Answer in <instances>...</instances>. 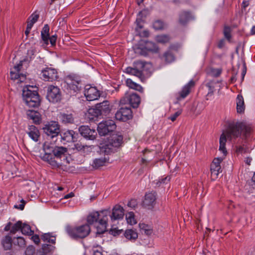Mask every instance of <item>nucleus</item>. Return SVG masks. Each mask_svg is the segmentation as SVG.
I'll list each match as a JSON object with an SVG mask.
<instances>
[{
	"label": "nucleus",
	"mask_w": 255,
	"mask_h": 255,
	"mask_svg": "<svg viewBox=\"0 0 255 255\" xmlns=\"http://www.w3.org/2000/svg\"><path fill=\"white\" fill-rule=\"evenodd\" d=\"M227 124L228 138L232 140L240 137L236 142L234 141L236 152L238 153L246 152V150L244 146L252 132V126L246 122L236 121L228 122Z\"/></svg>",
	"instance_id": "1"
},
{
	"label": "nucleus",
	"mask_w": 255,
	"mask_h": 255,
	"mask_svg": "<svg viewBox=\"0 0 255 255\" xmlns=\"http://www.w3.org/2000/svg\"><path fill=\"white\" fill-rule=\"evenodd\" d=\"M43 155L40 156L41 159L47 162L53 167L59 166L55 158H61L65 156L68 150L66 147L58 146L51 142L46 141L43 144Z\"/></svg>",
	"instance_id": "2"
},
{
	"label": "nucleus",
	"mask_w": 255,
	"mask_h": 255,
	"mask_svg": "<svg viewBox=\"0 0 255 255\" xmlns=\"http://www.w3.org/2000/svg\"><path fill=\"white\" fill-rule=\"evenodd\" d=\"M123 143V135L119 132L113 133L108 138L107 142L100 146V152L105 154L114 153L121 148Z\"/></svg>",
	"instance_id": "3"
},
{
	"label": "nucleus",
	"mask_w": 255,
	"mask_h": 255,
	"mask_svg": "<svg viewBox=\"0 0 255 255\" xmlns=\"http://www.w3.org/2000/svg\"><path fill=\"white\" fill-rule=\"evenodd\" d=\"M152 65L150 63L142 60H136L133 62L132 67H128L126 72L139 78L142 80L145 76L150 72Z\"/></svg>",
	"instance_id": "4"
},
{
	"label": "nucleus",
	"mask_w": 255,
	"mask_h": 255,
	"mask_svg": "<svg viewBox=\"0 0 255 255\" xmlns=\"http://www.w3.org/2000/svg\"><path fill=\"white\" fill-rule=\"evenodd\" d=\"M111 109L108 101H104L97 104L93 108H90L87 114V117L90 120L100 116H107L111 112Z\"/></svg>",
	"instance_id": "5"
},
{
	"label": "nucleus",
	"mask_w": 255,
	"mask_h": 255,
	"mask_svg": "<svg viewBox=\"0 0 255 255\" xmlns=\"http://www.w3.org/2000/svg\"><path fill=\"white\" fill-rule=\"evenodd\" d=\"M66 231L73 239H83L89 235L91 228L88 224H86L76 227L68 225L66 227Z\"/></svg>",
	"instance_id": "6"
},
{
	"label": "nucleus",
	"mask_w": 255,
	"mask_h": 255,
	"mask_svg": "<svg viewBox=\"0 0 255 255\" xmlns=\"http://www.w3.org/2000/svg\"><path fill=\"white\" fill-rule=\"evenodd\" d=\"M29 87L23 88L22 92L23 99L26 104L31 108H37L40 105V96L36 90H31Z\"/></svg>",
	"instance_id": "7"
},
{
	"label": "nucleus",
	"mask_w": 255,
	"mask_h": 255,
	"mask_svg": "<svg viewBox=\"0 0 255 255\" xmlns=\"http://www.w3.org/2000/svg\"><path fill=\"white\" fill-rule=\"evenodd\" d=\"M65 83L67 85V89L72 95L79 92L83 85L81 77L74 74L67 75L65 78Z\"/></svg>",
	"instance_id": "8"
},
{
	"label": "nucleus",
	"mask_w": 255,
	"mask_h": 255,
	"mask_svg": "<svg viewBox=\"0 0 255 255\" xmlns=\"http://www.w3.org/2000/svg\"><path fill=\"white\" fill-rule=\"evenodd\" d=\"M43 132L47 137L54 142L57 141V136L60 133V126L55 121H51L44 125L42 128Z\"/></svg>",
	"instance_id": "9"
},
{
	"label": "nucleus",
	"mask_w": 255,
	"mask_h": 255,
	"mask_svg": "<svg viewBox=\"0 0 255 255\" xmlns=\"http://www.w3.org/2000/svg\"><path fill=\"white\" fill-rule=\"evenodd\" d=\"M99 213L100 218L98 221V225L96 226L97 236L106 232L108 216L111 218V210L110 209L103 210Z\"/></svg>",
	"instance_id": "10"
},
{
	"label": "nucleus",
	"mask_w": 255,
	"mask_h": 255,
	"mask_svg": "<svg viewBox=\"0 0 255 255\" xmlns=\"http://www.w3.org/2000/svg\"><path fill=\"white\" fill-rule=\"evenodd\" d=\"M115 121L112 120L102 121L98 125L97 130L100 136L111 134L116 128Z\"/></svg>",
	"instance_id": "11"
},
{
	"label": "nucleus",
	"mask_w": 255,
	"mask_h": 255,
	"mask_svg": "<svg viewBox=\"0 0 255 255\" xmlns=\"http://www.w3.org/2000/svg\"><path fill=\"white\" fill-rule=\"evenodd\" d=\"M46 99L52 103H57L62 100V92L56 86L49 85L47 88Z\"/></svg>",
	"instance_id": "12"
},
{
	"label": "nucleus",
	"mask_w": 255,
	"mask_h": 255,
	"mask_svg": "<svg viewBox=\"0 0 255 255\" xmlns=\"http://www.w3.org/2000/svg\"><path fill=\"white\" fill-rule=\"evenodd\" d=\"M140 103V96L135 93H127L120 100L121 105L128 104L130 107L135 109L137 108Z\"/></svg>",
	"instance_id": "13"
},
{
	"label": "nucleus",
	"mask_w": 255,
	"mask_h": 255,
	"mask_svg": "<svg viewBox=\"0 0 255 255\" xmlns=\"http://www.w3.org/2000/svg\"><path fill=\"white\" fill-rule=\"evenodd\" d=\"M132 118V111L129 107H122L115 114V118L120 121L126 122Z\"/></svg>",
	"instance_id": "14"
},
{
	"label": "nucleus",
	"mask_w": 255,
	"mask_h": 255,
	"mask_svg": "<svg viewBox=\"0 0 255 255\" xmlns=\"http://www.w3.org/2000/svg\"><path fill=\"white\" fill-rule=\"evenodd\" d=\"M84 95L88 101H91L97 100L100 96V92L96 87L90 85H86L84 90Z\"/></svg>",
	"instance_id": "15"
},
{
	"label": "nucleus",
	"mask_w": 255,
	"mask_h": 255,
	"mask_svg": "<svg viewBox=\"0 0 255 255\" xmlns=\"http://www.w3.org/2000/svg\"><path fill=\"white\" fill-rule=\"evenodd\" d=\"M158 51L159 48L156 44L151 41H145L144 45L142 48H138L137 49V52L144 56L147 55L148 52L157 53Z\"/></svg>",
	"instance_id": "16"
},
{
	"label": "nucleus",
	"mask_w": 255,
	"mask_h": 255,
	"mask_svg": "<svg viewBox=\"0 0 255 255\" xmlns=\"http://www.w3.org/2000/svg\"><path fill=\"white\" fill-rule=\"evenodd\" d=\"M157 194L155 192L147 193L144 195V199L142 201L143 206L148 209H152L156 204Z\"/></svg>",
	"instance_id": "17"
},
{
	"label": "nucleus",
	"mask_w": 255,
	"mask_h": 255,
	"mask_svg": "<svg viewBox=\"0 0 255 255\" xmlns=\"http://www.w3.org/2000/svg\"><path fill=\"white\" fill-rule=\"evenodd\" d=\"M43 79L46 81H53L58 78L57 70L51 67H46L41 71Z\"/></svg>",
	"instance_id": "18"
},
{
	"label": "nucleus",
	"mask_w": 255,
	"mask_h": 255,
	"mask_svg": "<svg viewBox=\"0 0 255 255\" xmlns=\"http://www.w3.org/2000/svg\"><path fill=\"white\" fill-rule=\"evenodd\" d=\"M61 140L66 142H74L78 139V134L73 130H67L62 131L60 133Z\"/></svg>",
	"instance_id": "19"
},
{
	"label": "nucleus",
	"mask_w": 255,
	"mask_h": 255,
	"mask_svg": "<svg viewBox=\"0 0 255 255\" xmlns=\"http://www.w3.org/2000/svg\"><path fill=\"white\" fill-rule=\"evenodd\" d=\"M79 131L82 136L90 140L95 139L97 134L95 129H91L87 126H80L79 128Z\"/></svg>",
	"instance_id": "20"
},
{
	"label": "nucleus",
	"mask_w": 255,
	"mask_h": 255,
	"mask_svg": "<svg viewBox=\"0 0 255 255\" xmlns=\"http://www.w3.org/2000/svg\"><path fill=\"white\" fill-rule=\"evenodd\" d=\"M124 216V210L123 208L119 205H116L111 212V220L112 222L122 219Z\"/></svg>",
	"instance_id": "21"
},
{
	"label": "nucleus",
	"mask_w": 255,
	"mask_h": 255,
	"mask_svg": "<svg viewBox=\"0 0 255 255\" xmlns=\"http://www.w3.org/2000/svg\"><path fill=\"white\" fill-rule=\"evenodd\" d=\"M224 158L217 157L215 158L211 164L210 170L212 174H215L218 176L219 173L221 172V162L223 160Z\"/></svg>",
	"instance_id": "22"
},
{
	"label": "nucleus",
	"mask_w": 255,
	"mask_h": 255,
	"mask_svg": "<svg viewBox=\"0 0 255 255\" xmlns=\"http://www.w3.org/2000/svg\"><path fill=\"white\" fill-rule=\"evenodd\" d=\"M193 19L194 17L189 11L183 10L179 14V22L183 25Z\"/></svg>",
	"instance_id": "23"
},
{
	"label": "nucleus",
	"mask_w": 255,
	"mask_h": 255,
	"mask_svg": "<svg viewBox=\"0 0 255 255\" xmlns=\"http://www.w3.org/2000/svg\"><path fill=\"white\" fill-rule=\"evenodd\" d=\"M194 85V81L191 80L185 85L182 90L179 92V97L177 98L178 100L184 99L190 93L191 88L193 87Z\"/></svg>",
	"instance_id": "24"
},
{
	"label": "nucleus",
	"mask_w": 255,
	"mask_h": 255,
	"mask_svg": "<svg viewBox=\"0 0 255 255\" xmlns=\"http://www.w3.org/2000/svg\"><path fill=\"white\" fill-rule=\"evenodd\" d=\"M27 133L29 136L35 142H37L40 138V133L38 128L33 125L29 126Z\"/></svg>",
	"instance_id": "25"
},
{
	"label": "nucleus",
	"mask_w": 255,
	"mask_h": 255,
	"mask_svg": "<svg viewBox=\"0 0 255 255\" xmlns=\"http://www.w3.org/2000/svg\"><path fill=\"white\" fill-rule=\"evenodd\" d=\"M39 15L38 14H34L33 13L29 17L28 19L29 21L27 22L26 30H25V34L28 36L30 33V31L34 24L38 19Z\"/></svg>",
	"instance_id": "26"
},
{
	"label": "nucleus",
	"mask_w": 255,
	"mask_h": 255,
	"mask_svg": "<svg viewBox=\"0 0 255 255\" xmlns=\"http://www.w3.org/2000/svg\"><path fill=\"white\" fill-rule=\"evenodd\" d=\"M100 218V213L99 212H94L90 213L87 218V223L89 226L95 224V226L98 225V221Z\"/></svg>",
	"instance_id": "27"
},
{
	"label": "nucleus",
	"mask_w": 255,
	"mask_h": 255,
	"mask_svg": "<svg viewBox=\"0 0 255 255\" xmlns=\"http://www.w3.org/2000/svg\"><path fill=\"white\" fill-rule=\"evenodd\" d=\"M27 116L29 119L33 121V122L35 124H39L41 118L40 113L34 110H28L27 112Z\"/></svg>",
	"instance_id": "28"
},
{
	"label": "nucleus",
	"mask_w": 255,
	"mask_h": 255,
	"mask_svg": "<svg viewBox=\"0 0 255 255\" xmlns=\"http://www.w3.org/2000/svg\"><path fill=\"white\" fill-rule=\"evenodd\" d=\"M228 138L226 132L225 133H223L220 137V146H219V150L222 152L223 153V156L225 157L226 156L227 153V151L226 148V143L227 142V138Z\"/></svg>",
	"instance_id": "29"
},
{
	"label": "nucleus",
	"mask_w": 255,
	"mask_h": 255,
	"mask_svg": "<svg viewBox=\"0 0 255 255\" xmlns=\"http://www.w3.org/2000/svg\"><path fill=\"white\" fill-rule=\"evenodd\" d=\"M237 112L238 113L242 114L244 112L245 105L244 98L242 95H238L236 99Z\"/></svg>",
	"instance_id": "30"
},
{
	"label": "nucleus",
	"mask_w": 255,
	"mask_h": 255,
	"mask_svg": "<svg viewBox=\"0 0 255 255\" xmlns=\"http://www.w3.org/2000/svg\"><path fill=\"white\" fill-rule=\"evenodd\" d=\"M59 118L61 122L63 124H73L74 119L72 114L61 113Z\"/></svg>",
	"instance_id": "31"
},
{
	"label": "nucleus",
	"mask_w": 255,
	"mask_h": 255,
	"mask_svg": "<svg viewBox=\"0 0 255 255\" xmlns=\"http://www.w3.org/2000/svg\"><path fill=\"white\" fill-rule=\"evenodd\" d=\"M41 36L44 43L48 44L49 38V26L47 24H45L42 28Z\"/></svg>",
	"instance_id": "32"
},
{
	"label": "nucleus",
	"mask_w": 255,
	"mask_h": 255,
	"mask_svg": "<svg viewBox=\"0 0 255 255\" xmlns=\"http://www.w3.org/2000/svg\"><path fill=\"white\" fill-rule=\"evenodd\" d=\"M126 84L129 88L134 89L141 93H142L143 89L139 84L133 82L130 79H128L126 80Z\"/></svg>",
	"instance_id": "33"
},
{
	"label": "nucleus",
	"mask_w": 255,
	"mask_h": 255,
	"mask_svg": "<svg viewBox=\"0 0 255 255\" xmlns=\"http://www.w3.org/2000/svg\"><path fill=\"white\" fill-rule=\"evenodd\" d=\"M124 236L126 239L129 240H135L138 237L136 232L132 229H128L125 231Z\"/></svg>",
	"instance_id": "34"
},
{
	"label": "nucleus",
	"mask_w": 255,
	"mask_h": 255,
	"mask_svg": "<svg viewBox=\"0 0 255 255\" xmlns=\"http://www.w3.org/2000/svg\"><path fill=\"white\" fill-rule=\"evenodd\" d=\"M217 83H218V81H210L206 84V86L208 88L207 97L212 96L214 94L215 85Z\"/></svg>",
	"instance_id": "35"
},
{
	"label": "nucleus",
	"mask_w": 255,
	"mask_h": 255,
	"mask_svg": "<svg viewBox=\"0 0 255 255\" xmlns=\"http://www.w3.org/2000/svg\"><path fill=\"white\" fill-rule=\"evenodd\" d=\"M139 227L142 234L144 233L147 236H150L152 233V230L151 227L147 224L140 223L139 224Z\"/></svg>",
	"instance_id": "36"
},
{
	"label": "nucleus",
	"mask_w": 255,
	"mask_h": 255,
	"mask_svg": "<svg viewBox=\"0 0 255 255\" xmlns=\"http://www.w3.org/2000/svg\"><path fill=\"white\" fill-rule=\"evenodd\" d=\"M90 147L89 146L86 144H82L81 142H77L74 145V147H72L73 150H76L78 152L85 153L86 150Z\"/></svg>",
	"instance_id": "37"
},
{
	"label": "nucleus",
	"mask_w": 255,
	"mask_h": 255,
	"mask_svg": "<svg viewBox=\"0 0 255 255\" xmlns=\"http://www.w3.org/2000/svg\"><path fill=\"white\" fill-rule=\"evenodd\" d=\"M12 239L9 236H6L2 241V244L5 250H10L12 247Z\"/></svg>",
	"instance_id": "38"
},
{
	"label": "nucleus",
	"mask_w": 255,
	"mask_h": 255,
	"mask_svg": "<svg viewBox=\"0 0 255 255\" xmlns=\"http://www.w3.org/2000/svg\"><path fill=\"white\" fill-rule=\"evenodd\" d=\"M21 232L23 235L27 236H31L34 233V231L31 229L30 226L26 223H22Z\"/></svg>",
	"instance_id": "39"
},
{
	"label": "nucleus",
	"mask_w": 255,
	"mask_h": 255,
	"mask_svg": "<svg viewBox=\"0 0 255 255\" xmlns=\"http://www.w3.org/2000/svg\"><path fill=\"white\" fill-rule=\"evenodd\" d=\"M41 239L44 242H46L52 244H55L56 238L55 236H52L51 233H48L44 234L42 236Z\"/></svg>",
	"instance_id": "40"
},
{
	"label": "nucleus",
	"mask_w": 255,
	"mask_h": 255,
	"mask_svg": "<svg viewBox=\"0 0 255 255\" xmlns=\"http://www.w3.org/2000/svg\"><path fill=\"white\" fill-rule=\"evenodd\" d=\"M170 39V38L168 35L162 34L157 35L155 37V40L160 43L165 44L168 43Z\"/></svg>",
	"instance_id": "41"
},
{
	"label": "nucleus",
	"mask_w": 255,
	"mask_h": 255,
	"mask_svg": "<svg viewBox=\"0 0 255 255\" xmlns=\"http://www.w3.org/2000/svg\"><path fill=\"white\" fill-rule=\"evenodd\" d=\"M165 26L164 23L161 20H155L153 23V27L155 30H162L164 28Z\"/></svg>",
	"instance_id": "42"
},
{
	"label": "nucleus",
	"mask_w": 255,
	"mask_h": 255,
	"mask_svg": "<svg viewBox=\"0 0 255 255\" xmlns=\"http://www.w3.org/2000/svg\"><path fill=\"white\" fill-rule=\"evenodd\" d=\"M106 162L105 158H96L94 160L93 166L96 168H99L103 166Z\"/></svg>",
	"instance_id": "43"
},
{
	"label": "nucleus",
	"mask_w": 255,
	"mask_h": 255,
	"mask_svg": "<svg viewBox=\"0 0 255 255\" xmlns=\"http://www.w3.org/2000/svg\"><path fill=\"white\" fill-rule=\"evenodd\" d=\"M163 58L167 63H171L174 60L173 54L170 51L166 52L164 53Z\"/></svg>",
	"instance_id": "44"
},
{
	"label": "nucleus",
	"mask_w": 255,
	"mask_h": 255,
	"mask_svg": "<svg viewBox=\"0 0 255 255\" xmlns=\"http://www.w3.org/2000/svg\"><path fill=\"white\" fill-rule=\"evenodd\" d=\"M21 225L22 222L19 221L17 222L14 225H13L10 230V233L13 234H15L16 232L18 231L19 230L21 231Z\"/></svg>",
	"instance_id": "45"
},
{
	"label": "nucleus",
	"mask_w": 255,
	"mask_h": 255,
	"mask_svg": "<svg viewBox=\"0 0 255 255\" xmlns=\"http://www.w3.org/2000/svg\"><path fill=\"white\" fill-rule=\"evenodd\" d=\"M247 198L251 203L255 202V187H252V189L248 191Z\"/></svg>",
	"instance_id": "46"
},
{
	"label": "nucleus",
	"mask_w": 255,
	"mask_h": 255,
	"mask_svg": "<svg viewBox=\"0 0 255 255\" xmlns=\"http://www.w3.org/2000/svg\"><path fill=\"white\" fill-rule=\"evenodd\" d=\"M126 219L127 222L130 225L135 224L136 223L134 219V213L132 212H129L128 214L126 215Z\"/></svg>",
	"instance_id": "47"
},
{
	"label": "nucleus",
	"mask_w": 255,
	"mask_h": 255,
	"mask_svg": "<svg viewBox=\"0 0 255 255\" xmlns=\"http://www.w3.org/2000/svg\"><path fill=\"white\" fill-rule=\"evenodd\" d=\"M223 32H224V35L225 37L229 41L230 40L231 37H232L231 34V27L229 26H225L224 27Z\"/></svg>",
	"instance_id": "48"
},
{
	"label": "nucleus",
	"mask_w": 255,
	"mask_h": 255,
	"mask_svg": "<svg viewBox=\"0 0 255 255\" xmlns=\"http://www.w3.org/2000/svg\"><path fill=\"white\" fill-rule=\"evenodd\" d=\"M55 247L48 244H43L42 247L43 252L45 254H47L53 251Z\"/></svg>",
	"instance_id": "49"
},
{
	"label": "nucleus",
	"mask_w": 255,
	"mask_h": 255,
	"mask_svg": "<svg viewBox=\"0 0 255 255\" xmlns=\"http://www.w3.org/2000/svg\"><path fill=\"white\" fill-rule=\"evenodd\" d=\"M14 245H17L20 247H24L25 241L23 237H19L16 238V242L14 241Z\"/></svg>",
	"instance_id": "50"
},
{
	"label": "nucleus",
	"mask_w": 255,
	"mask_h": 255,
	"mask_svg": "<svg viewBox=\"0 0 255 255\" xmlns=\"http://www.w3.org/2000/svg\"><path fill=\"white\" fill-rule=\"evenodd\" d=\"M11 79L12 80L19 79L20 77L19 72L11 70L10 72Z\"/></svg>",
	"instance_id": "51"
},
{
	"label": "nucleus",
	"mask_w": 255,
	"mask_h": 255,
	"mask_svg": "<svg viewBox=\"0 0 255 255\" xmlns=\"http://www.w3.org/2000/svg\"><path fill=\"white\" fill-rule=\"evenodd\" d=\"M122 232H123V230H118L116 228L112 229L110 230V234L114 236H117L120 235Z\"/></svg>",
	"instance_id": "52"
},
{
	"label": "nucleus",
	"mask_w": 255,
	"mask_h": 255,
	"mask_svg": "<svg viewBox=\"0 0 255 255\" xmlns=\"http://www.w3.org/2000/svg\"><path fill=\"white\" fill-rule=\"evenodd\" d=\"M34 253V248L32 246L28 247L25 252V255H33Z\"/></svg>",
	"instance_id": "53"
},
{
	"label": "nucleus",
	"mask_w": 255,
	"mask_h": 255,
	"mask_svg": "<svg viewBox=\"0 0 255 255\" xmlns=\"http://www.w3.org/2000/svg\"><path fill=\"white\" fill-rule=\"evenodd\" d=\"M170 178H171L169 176H167L165 177H161L159 179L158 182L160 184H167L169 182Z\"/></svg>",
	"instance_id": "54"
},
{
	"label": "nucleus",
	"mask_w": 255,
	"mask_h": 255,
	"mask_svg": "<svg viewBox=\"0 0 255 255\" xmlns=\"http://www.w3.org/2000/svg\"><path fill=\"white\" fill-rule=\"evenodd\" d=\"M181 114V111H178L175 112L173 115H171L169 119H170L172 122H174L176 120V118L180 115Z\"/></svg>",
	"instance_id": "55"
},
{
	"label": "nucleus",
	"mask_w": 255,
	"mask_h": 255,
	"mask_svg": "<svg viewBox=\"0 0 255 255\" xmlns=\"http://www.w3.org/2000/svg\"><path fill=\"white\" fill-rule=\"evenodd\" d=\"M57 39V36L56 35H54L51 36H49V40L50 41V44L52 46L55 45Z\"/></svg>",
	"instance_id": "56"
},
{
	"label": "nucleus",
	"mask_w": 255,
	"mask_h": 255,
	"mask_svg": "<svg viewBox=\"0 0 255 255\" xmlns=\"http://www.w3.org/2000/svg\"><path fill=\"white\" fill-rule=\"evenodd\" d=\"M137 205V202L135 199L130 200L128 203V206L131 208H135Z\"/></svg>",
	"instance_id": "57"
},
{
	"label": "nucleus",
	"mask_w": 255,
	"mask_h": 255,
	"mask_svg": "<svg viewBox=\"0 0 255 255\" xmlns=\"http://www.w3.org/2000/svg\"><path fill=\"white\" fill-rule=\"evenodd\" d=\"M31 239L34 242V243L36 245H38L39 243H40V239L38 235H35L32 236Z\"/></svg>",
	"instance_id": "58"
},
{
	"label": "nucleus",
	"mask_w": 255,
	"mask_h": 255,
	"mask_svg": "<svg viewBox=\"0 0 255 255\" xmlns=\"http://www.w3.org/2000/svg\"><path fill=\"white\" fill-rule=\"evenodd\" d=\"M22 66V61H20L19 63L15 65L13 67V71L19 72Z\"/></svg>",
	"instance_id": "59"
},
{
	"label": "nucleus",
	"mask_w": 255,
	"mask_h": 255,
	"mask_svg": "<svg viewBox=\"0 0 255 255\" xmlns=\"http://www.w3.org/2000/svg\"><path fill=\"white\" fill-rule=\"evenodd\" d=\"M21 202L22 203V204H19L18 206L14 205V208L22 210L24 207L25 202L23 199H22L21 200Z\"/></svg>",
	"instance_id": "60"
},
{
	"label": "nucleus",
	"mask_w": 255,
	"mask_h": 255,
	"mask_svg": "<svg viewBox=\"0 0 255 255\" xmlns=\"http://www.w3.org/2000/svg\"><path fill=\"white\" fill-rule=\"evenodd\" d=\"M12 224L11 222H8L7 225L5 226V227H4V230L5 231H10V230H11V226Z\"/></svg>",
	"instance_id": "61"
},
{
	"label": "nucleus",
	"mask_w": 255,
	"mask_h": 255,
	"mask_svg": "<svg viewBox=\"0 0 255 255\" xmlns=\"http://www.w3.org/2000/svg\"><path fill=\"white\" fill-rule=\"evenodd\" d=\"M34 53L35 51L34 49H32L28 50L27 54L29 56L30 59L32 58V56L34 54Z\"/></svg>",
	"instance_id": "62"
},
{
	"label": "nucleus",
	"mask_w": 255,
	"mask_h": 255,
	"mask_svg": "<svg viewBox=\"0 0 255 255\" xmlns=\"http://www.w3.org/2000/svg\"><path fill=\"white\" fill-rule=\"evenodd\" d=\"M224 43L225 42L224 39H221V40L219 41L218 43V47L219 48H222L224 46Z\"/></svg>",
	"instance_id": "63"
},
{
	"label": "nucleus",
	"mask_w": 255,
	"mask_h": 255,
	"mask_svg": "<svg viewBox=\"0 0 255 255\" xmlns=\"http://www.w3.org/2000/svg\"><path fill=\"white\" fill-rule=\"evenodd\" d=\"M141 20L139 18H137L136 20V22L137 23V26L139 28L141 29L143 27V26L140 24Z\"/></svg>",
	"instance_id": "64"
}]
</instances>
